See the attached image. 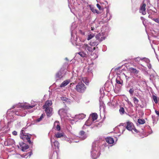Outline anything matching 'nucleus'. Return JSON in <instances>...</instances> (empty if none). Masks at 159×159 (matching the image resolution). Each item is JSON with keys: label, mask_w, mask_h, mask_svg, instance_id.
<instances>
[{"label": "nucleus", "mask_w": 159, "mask_h": 159, "mask_svg": "<svg viewBox=\"0 0 159 159\" xmlns=\"http://www.w3.org/2000/svg\"><path fill=\"white\" fill-rule=\"evenodd\" d=\"M63 73L64 72L60 70L58 71L56 75V78L58 80L62 78L63 76Z\"/></svg>", "instance_id": "10"}, {"label": "nucleus", "mask_w": 159, "mask_h": 159, "mask_svg": "<svg viewBox=\"0 0 159 159\" xmlns=\"http://www.w3.org/2000/svg\"><path fill=\"white\" fill-rule=\"evenodd\" d=\"M34 105L29 106L28 105H23L22 106V108L24 109H30L34 107Z\"/></svg>", "instance_id": "21"}, {"label": "nucleus", "mask_w": 159, "mask_h": 159, "mask_svg": "<svg viewBox=\"0 0 159 159\" xmlns=\"http://www.w3.org/2000/svg\"><path fill=\"white\" fill-rule=\"evenodd\" d=\"M106 141L109 144H112L114 143V141L113 138L108 137L106 139Z\"/></svg>", "instance_id": "14"}, {"label": "nucleus", "mask_w": 159, "mask_h": 159, "mask_svg": "<svg viewBox=\"0 0 159 159\" xmlns=\"http://www.w3.org/2000/svg\"><path fill=\"white\" fill-rule=\"evenodd\" d=\"M80 137L84 140L87 137L85 132L83 130L81 131L79 133Z\"/></svg>", "instance_id": "13"}, {"label": "nucleus", "mask_w": 159, "mask_h": 159, "mask_svg": "<svg viewBox=\"0 0 159 159\" xmlns=\"http://www.w3.org/2000/svg\"><path fill=\"white\" fill-rule=\"evenodd\" d=\"M94 43L93 42L90 43V44L89 45L87 44H84L82 46V48L85 50H87L89 52H93L94 51L96 48L93 47L92 45Z\"/></svg>", "instance_id": "3"}, {"label": "nucleus", "mask_w": 159, "mask_h": 159, "mask_svg": "<svg viewBox=\"0 0 159 159\" xmlns=\"http://www.w3.org/2000/svg\"><path fill=\"white\" fill-rule=\"evenodd\" d=\"M146 4L144 3V2L140 5L139 8V12L143 15L146 14Z\"/></svg>", "instance_id": "5"}, {"label": "nucleus", "mask_w": 159, "mask_h": 159, "mask_svg": "<svg viewBox=\"0 0 159 159\" xmlns=\"http://www.w3.org/2000/svg\"><path fill=\"white\" fill-rule=\"evenodd\" d=\"M155 112L156 113V114L158 116H159V111L156 110L155 111Z\"/></svg>", "instance_id": "38"}, {"label": "nucleus", "mask_w": 159, "mask_h": 159, "mask_svg": "<svg viewBox=\"0 0 159 159\" xmlns=\"http://www.w3.org/2000/svg\"><path fill=\"white\" fill-rule=\"evenodd\" d=\"M61 99L65 102H67L68 100V99L66 97H62L61 98Z\"/></svg>", "instance_id": "33"}, {"label": "nucleus", "mask_w": 159, "mask_h": 159, "mask_svg": "<svg viewBox=\"0 0 159 159\" xmlns=\"http://www.w3.org/2000/svg\"><path fill=\"white\" fill-rule=\"evenodd\" d=\"M53 128H56V130L59 131L61 129L59 122L58 121H56L55 122L54 124Z\"/></svg>", "instance_id": "12"}, {"label": "nucleus", "mask_w": 159, "mask_h": 159, "mask_svg": "<svg viewBox=\"0 0 159 159\" xmlns=\"http://www.w3.org/2000/svg\"><path fill=\"white\" fill-rule=\"evenodd\" d=\"M77 53L83 57H87V54L84 52H79L78 53H76V54Z\"/></svg>", "instance_id": "24"}, {"label": "nucleus", "mask_w": 159, "mask_h": 159, "mask_svg": "<svg viewBox=\"0 0 159 159\" xmlns=\"http://www.w3.org/2000/svg\"><path fill=\"white\" fill-rule=\"evenodd\" d=\"M138 122L139 124L143 125L145 123V121L143 119H139L138 120Z\"/></svg>", "instance_id": "25"}, {"label": "nucleus", "mask_w": 159, "mask_h": 159, "mask_svg": "<svg viewBox=\"0 0 159 159\" xmlns=\"http://www.w3.org/2000/svg\"><path fill=\"white\" fill-rule=\"evenodd\" d=\"M129 70L130 73H133L135 75L138 74L139 72V70L132 67L129 68Z\"/></svg>", "instance_id": "9"}, {"label": "nucleus", "mask_w": 159, "mask_h": 159, "mask_svg": "<svg viewBox=\"0 0 159 159\" xmlns=\"http://www.w3.org/2000/svg\"><path fill=\"white\" fill-rule=\"evenodd\" d=\"M151 66L150 65H149V66H148V67L150 69L151 68Z\"/></svg>", "instance_id": "40"}, {"label": "nucleus", "mask_w": 159, "mask_h": 159, "mask_svg": "<svg viewBox=\"0 0 159 159\" xmlns=\"http://www.w3.org/2000/svg\"><path fill=\"white\" fill-rule=\"evenodd\" d=\"M91 30H93V29L92 28Z\"/></svg>", "instance_id": "43"}, {"label": "nucleus", "mask_w": 159, "mask_h": 159, "mask_svg": "<svg viewBox=\"0 0 159 159\" xmlns=\"http://www.w3.org/2000/svg\"><path fill=\"white\" fill-rule=\"evenodd\" d=\"M91 116L92 117V120L93 121L97 120L98 118V115L96 113H94L92 114Z\"/></svg>", "instance_id": "22"}, {"label": "nucleus", "mask_w": 159, "mask_h": 159, "mask_svg": "<svg viewBox=\"0 0 159 159\" xmlns=\"http://www.w3.org/2000/svg\"><path fill=\"white\" fill-rule=\"evenodd\" d=\"M53 144L54 146L55 147H57L58 149L59 148V143L57 141L55 140L54 142H53Z\"/></svg>", "instance_id": "26"}, {"label": "nucleus", "mask_w": 159, "mask_h": 159, "mask_svg": "<svg viewBox=\"0 0 159 159\" xmlns=\"http://www.w3.org/2000/svg\"><path fill=\"white\" fill-rule=\"evenodd\" d=\"M134 90L133 88H131L129 91V93L132 95H133L134 93Z\"/></svg>", "instance_id": "31"}, {"label": "nucleus", "mask_w": 159, "mask_h": 159, "mask_svg": "<svg viewBox=\"0 0 159 159\" xmlns=\"http://www.w3.org/2000/svg\"><path fill=\"white\" fill-rule=\"evenodd\" d=\"M12 134L14 135H17V132L16 131H14L12 132Z\"/></svg>", "instance_id": "37"}, {"label": "nucleus", "mask_w": 159, "mask_h": 159, "mask_svg": "<svg viewBox=\"0 0 159 159\" xmlns=\"http://www.w3.org/2000/svg\"><path fill=\"white\" fill-rule=\"evenodd\" d=\"M120 113L121 115H123L125 113V110L124 108L123 107H120L119 109Z\"/></svg>", "instance_id": "27"}, {"label": "nucleus", "mask_w": 159, "mask_h": 159, "mask_svg": "<svg viewBox=\"0 0 159 159\" xmlns=\"http://www.w3.org/2000/svg\"><path fill=\"white\" fill-rule=\"evenodd\" d=\"M133 100L134 103L136 105L137 107H138V106H139V105L138 104V102H139V101L137 98L135 97H133Z\"/></svg>", "instance_id": "23"}, {"label": "nucleus", "mask_w": 159, "mask_h": 159, "mask_svg": "<svg viewBox=\"0 0 159 159\" xmlns=\"http://www.w3.org/2000/svg\"><path fill=\"white\" fill-rule=\"evenodd\" d=\"M96 6L99 9L100 11L101 10L102 11L103 10V8H102L100 5L99 4H97Z\"/></svg>", "instance_id": "32"}, {"label": "nucleus", "mask_w": 159, "mask_h": 159, "mask_svg": "<svg viewBox=\"0 0 159 159\" xmlns=\"http://www.w3.org/2000/svg\"><path fill=\"white\" fill-rule=\"evenodd\" d=\"M86 116V115L82 113L76 116V117L79 119L82 120L84 119Z\"/></svg>", "instance_id": "16"}, {"label": "nucleus", "mask_w": 159, "mask_h": 159, "mask_svg": "<svg viewBox=\"0 0 159 159\" xmlns=\"http://www.w3.org/2000/svg\"><path fill=\"white\" fill-rule=\"evenodd\" d=\"M104 34L103 33H100L98 34L95 36L96 39L99 42H102L105 39V37L104 36Z\"/></svg>", "instance_id": "6"}, {"label": "nucleus", "mask_w": 159, "mask_h": 159, "mask_svg": "<svg viewBox=\"0 0 159 159\" xmlns=\"http://www.w3.org/2000/svg\"><path fill=\"white\" fill-rule=\"evenodd\" d=\"M142 59L141 58L138 57H137L135 58H134V60L135 61H139L141 60H142Z\"/></svg>", "instance_id": "34"}, {"label": "nucleus", "mask_w": 159, "mask_h": 159, "mask_svg": "<svg viewBox=\"0 0 159 159\" xmlns=\"http://www.w3.org/2000/svg\"><path fill=\"white\" fill-rule=\"evenodd\" d=\"M70 82L69 80H67L64 81L61 84L60 87H65Z\"/></svg>", "instance_id": "17"}, {"label": "nucleus", "mask_w": 159, "mask_h": 159, "mask_svg": "<svg viewBox=\"0 0 159 159\" xmlns=\"http://www.w3.org/2000/svg\"><path fill=\"white\" fill-rule=\"evenodd\" d=\"M45 109V111L46 113L47 116L48 117H50L52 115V108L50 107Z\"/></svg>", "instance_id": "7"}, {"label": "nucleus", "mask_w": 159, "mask_h": 159, "mask_svg": "<svg viewBox=\"0 0 159 159\" xmlns=\"http://www.w3.org/2000/svg\"><path fill=\"white\" fill-rule=\"evenodd\" d=\"M64 133H60L57 132L55 134V137L57 138H60L64 137Z\"/></svg>", "instance_id": "20"}, {"label": "nucleus", "mask_w": 159, "mask_h": 159, "mask_svg": "<svg viewBox=\"0 0 159 159\" xmlns=\"http://www.w3.org/2000/svg\"><path fill=\"white\" fill-rule=\"evenodd\" d=\"M126 128L129 131H132L133 130L136 133L138 132V131L135 128L133 123L130 121H128L126 123Z\"/></svg>", "instance_id": "4"}, {"label": "nucleus", "mask_w": 159, "mask_h": 159, "mask_svg": "<svg viewBox=\"0 0 159 159\" xmlns=\"http://www.w3.org/2000/svg\"><path fill=\"white\" fill-rule=\"evenodd\" d=\"M94 35L93 34H90L88 36L87 38V40H89L94 36Z\"/></svg>", "instance_id": "28"}, {"label": "nucleus", "mask_w": 159, "mask_h": 159, "mask_svg": "<svg viewBox=\"0 0 159 159\" xmlns=\"http://www.w3.org/2000/svg\"><path fill=\"white\" fill-rule=\"evenodd\" d=\"M31 135L25 133L23 129L21 130L20 134V137L25 142H28L30 144H32V142L30 140Z\"/></svg>", "instance_id": "1"}, {"label": "nucleus", "mask_w": 159, "mask_h": 159, "mask_svg": "<svg viewBox=\"0 0 159 159\" xmlns=\"http://www.w3.org/2000/svg\"><path fill=\"white\" fill-rule=\"evenodd\" d=\"M90 7L91 10L93 13H96L98 14L101 13V12L96 9L95 7L90 6Z\"/></svg>", "instance_id": "15"}, {"label": "nucleus", "mask_w": 159, "mask_h": 159, "mask_svg": "<svg viewBox=\"0 0 159 159\" xmlns=\"http://www.w3.org/2000/svg\"><path fill=\"white\" fill-rule=\"evenodd\" d=\"M79 32L82 35H84L85 34V32L81 30H79Z\"/></svg>", "instance_id": "36"}, {"label": "nucleus", "mask_w": 159, "mask_h": 159, "mask_svg": "<svg viewBox=\"0 0 159 159\" xmlns=\"http://www.w3.org/2000/svg\"><path fill=\"white\" fill-rule=\"evenodd\" d=\"M43 118V114H42V115H41V116L40 118H39L37 119L36 121L37 122H39L40 121H41Z\"/></svg>", "instance_id": "30"}, {"label": "nucleus", "mask_w": 159, "mask_h": 159, "mask_svg": "<svg viewBox=\"0 0 159 159\" xmlns=\"http://www.w3.org/2000/svg\"><path fill=\"white\" fill-rule=\"evenodd\" d=\"M31 155V154H30L29 155H30V156Z\"/></svg>", "instance_id": "44"}, {"label": "nucleus", "mask_w": 159, "mask_h": 159, "mask_svg": "<svg viewBox=\"0 0 159 159\" xmlns=\"http://www.w3.org/2000/svg\"><path fill=\"white\" fill-rule=\"evenodd\" d=\"M116 83L119 84H123V81L120 79V76H118L116 79Z\"/></svg>", "instance_id": "18"}, {"label": "nucleus", "mask_w": 159, "mask_h": 159, "mask_svg": "<svg viewBox=\"0 0 159 159\" xmlns=\"http://www.w3.org/2000/svg\"><path fill=\"white\" fill-rule=\"evenodd\" d=\"M95 43H97V45H98V43H98V42H95Z\"/></svg>", "instance_id": "42"}, {"label": "nucleus", "mask_w": 159, "mask_h": 159, "mask_svg": "<svg viewBox=\"0 0 159 159\" xmlns=\"http://www.w3.org/2000/svg\"><path fill=\"white\" fill-rule=\"evenodd\" d=\"M137 76H138V75H137V76H136V77H137Z\"/></svg>", "instance_id": "45"}, {"label": "nucleus", "mask_w": 159, "mask_h": 159, "mask_svg": "<svg viewBox=\"0 0 159 159\" xmlns=\"http://www.w3.org/2000/svg\"><path fill=\"white\" fill-rule=\"evenodd\" d=\"M17 113V112H16V113H15V114L18 116H20V114H17L16 113Z\"/></svg>", "instance_id": "39"}, {"label": "nucleus", "mask_w": 159, "mask_h": 159, "mask_svg": "<svg viewBox=\"0 0 159 159\" xmlns=\"http://www.w3.org/2000/svg\"><path fill=\"white\" fill-rule=\"evenodd\" d=\"M29 145L25 143H23L21 147L22 150L23 151H25L26 149L29 148Z\"/></svg>", "instance_id": "19"}, {"label": "nucleus", "mask_w": 159, "mask_h": 159, "mask_svg": "<svg viewBox=\"0 0 159 159\" xmlns=\"http://www.w3.org/2000/svg\"><path fill=\"white\" fill-rule=\"evenodd\" d=\"M100 154L99 152H93L91 154L92 158L93 159H96L99 156Z\"/></svg>", "instance_id": "8"}, {"label": "nucleus", "mask_w": 159, "mask_h": 159, "mask_svg": "<svg viewBox=\"0 0 159 159\" xmlns=\"http://www.w3.org/2000/svg\"><path fill=\"white\" fill-rule=\"evenodd\" d=\"M75 89L78 92L83 93L86 90V87L83 83L80 82L76 86Z\"/></svg>", "instance_id": "2"}, {"label": "nucleus", "mask_w": 159, "mask_h": 159, "mask_svg": "<svg viewBox=\"0 0 159 159\" xmlns=\"http://www.w3.org/2000/svg\"><path fill=\"white\" fill-rule=\"evenodd\" d=\"M152 99L156 103H157V97L156 96L154 95H152Z\"/></svg>", "instance_id": "29"}, {"label": "nucleus", "mask_w": 159, "mask_h": 159, "mask_svg": "<svg viewBox=\"0 0 159 159\" xmlns=\"http://www.w3.org/2000/svg\"><path fill=\"white\" fill-rule=\"evenodd\" d=\"M52 103L51 100H48L46 101L45 104L43 106L44 109L50 107V106H51Z\"/></svg>", "instance_id": "11"}, {"label": "nucleus", "mask_w": 159, "mask_h": 159, "mask_svg": "<svg viewBox=\"0 0 159 159\" xmlns=\"http://www.w3.org/2000/svg\"><path fill=\"white\" fill-rule=\"evenodd\" d=\"M155 22L159 24V18L153 19V20Z\"/></svg>", "instance_id": "35"}, {"label": "nucleus", "mask_w": 159, "mask_h": 159, "mask_svg": "<svg viewBox=\"0 0 159 159\" xmlns=\"http://www.w3.org/2000/svg\"><path fill=\"white\" fill-rule=\"evenodd\" d=\"M140 107H141V108H143V107L141 105H140Z\"/></svg>", "instance_id": "41"}]
</instances>
